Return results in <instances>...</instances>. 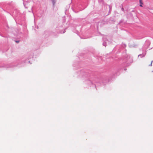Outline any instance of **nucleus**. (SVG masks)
Returning <instances> with one entry per match:
<instances>
[{"label": "nucleus", "instance_id": "obj_1", "mask_svg": "<svg viewBox=\"0 0 153 153\" xmlns=\"http://www.w3.org/2000/svg\"><path fill=\"white\" fill-rule=\"evenodd\" d=\"M91 80H88L89 82V83L91 84V85H93V83H101V79H99L95 77L94 79H91Z\"/></svg>", "mask_w": 153, "mask_h": 153}, {"label": "nucleus", "instance_id": "obj_10", "mask_svg": "<svg viewBox=\"0 0 153 153\" xmlns=\"http://www.w3.org/2000/svg\"><path fill=\"white\" fill-rule=\"evenodd\" d=\"M153 62V61H151V63H150V64L149 65V66H152V63Z\"/></svg>", "mask_w": 153, "mask_h": 153}, {"label": "nucleus", "instance_id": "obj_3", "mask_svg": "<svg viewBox=\"0 0 153 153\" xmlns=\"http://www.w3.org/2000/svg\"><path fill=\"white\" fill-rule=\"evenodd\" d=\"M146 54V53L140 54L138 55V57H140L141 58H143L145 56Z\"/></svg>", "mask_w": 153, "mask_h": 153}, {"label": "nucleus", "instance_id": "obj_2", "mask_svg": "<svg viewBox=\"0 0 153 153\" xmlns=\"http://www.w3.org/2000/svg\"><path fill=\"white\" fill-rule=\"evenodd\" d=\"M129 61L127 60L126 62H123L122 64V66L123 67L128 66L130 65Z\"/></svg>", "mask_w": 153, "mask_h": 153}, {"label": "nucleus", "instance_id": "obj_23", "mask_svg": "<svg viewBox=\"0 0 153 153\" xmlns=\"http://www.w3.org/2000/svg\"><path fill=\"white\" fill-rule=\"evenodd\" d=\"M152 72H153V71H152Z\"/></svg>", "mask_w": 153, "mask_h": 153}, {"label": "nucleus", "instance_id": "obj_18", "mask_svg": "<svg viewBox=\"0 0 153 153\" xmlns=\"http://www.w3.org/2000/svg\"><path fill=\"white\" fill-rule=\"evenodd\" d=\"M99 33L100 34H101L100 33Z\"/></svg>", "mask_w": 153, "mask_h": 153}, {"label": "nucleus", "instance_id": "obj_15", "mask_svg": "<svg viewBox=\"0 0 153 153\" xmlns=\"http://www.w3.org/2000/svg\"><path fill=\"white\" fill-rule=\"evenodd\" d=\"M126 70V68H124V70Z\"/></svg>", "mask_w": 153, "mask_h": 153}, {"label": "nucleus", "instance_id": "obj_20", "mask_svg": "<svg viewBox=\"0 0 153 153\" xmlns=\"http://www.w3.org/2000/svg\"><path fill=\"white\" fill-rule=\"evenodd\" d=\"M96 85L95 84V86L96 87Z\"/></svg>", "mask_w": 153, "mask_h": 153}, {"label": "nucleus", "instance_id": "obj_19", "mask_svg": "<svg viewBox=\"0 0 153 153\" xmlns=\"http://www.w3.org/2000/svg\"><path fill=\"white\" fill-rule=\"evenodd\" d=\"M28 62L30 63V61H28Z\"/></svg>", "mask_w": 153, "mask_h": 153}, {"label": "nucleus", "instance_id": "obj_17", "mask_svg": "<svg viewBox=\"0 0 153 153\" xmlns=\"http://www.w3.org/2000/svg\"><path fill=\"white\" fill-rule=\"evenodd\" d=\"M86 76L85 75H84V76H83V77Z\"/></svg>", "mask_w": 153, "mask_h": 153}, {"label": "nucleus", "instance_id": "obj_8", "mask_svg": "<svg viewBox=\"0 0 153 153\" xmlns=\"http://www.w3.org/2000/svg\"><path fill=\"white\" fill-rule=\"evenodd\" d=\"M102 45L105 46L106 47L107 45V43L106 42H104L102 43Z\"/></svg>", "mask_w": 153, "mask_h": 153}, {"label": "nucleus", "instance_id": "obj_9", "mask_svg": "<svg viewBox=\"0 0 153 153\" xmlns=\"http://www.w3.org/2000/svg\"><path fill=\"white\" fill-rule=\"evenodd\" d=\"M108 82V80H107V81H105V82H104V81H102V82L103 83H105L107 82Z\"/></svg>", "mask_w": 153, "mask_h": 153}, {"label": "nucleus", "instance_id": "obj_13", "mask_svg": "<svg viewBox=\"0 0 153 153\" xmlns=\"http://www.w3.org/2000/svg\"><path fill=\"white\" fill-rule=\"evenodd\" d=\"M24 6H25V8H27V7H26V6H25V4H24Z\"/></svg>", "mask_w": 153, "mask_h": 153}, {"label": "nucleus", "instance_id": "obj_16", "mask_svg": "<svg viewBox=\"0 0 153 153\" xmlns=\"http://www.w3.org/2000/svg\"><path fill=\"white\" fill-rule=\"evenodd\" d=\"M128 58L129 59H130V56H128Z\"/></svg>", "mask_w": 153, "mask_h": 153}, {"label": "nucleus", "instance_id": "obj_6", "mask_svg": "<svg viewBox=\"0 0 153 153\" xmlns=\"http://www.w3.org/2000/svg\"><path fill=\"white\" fill-rule=\"evenodd\" d=\"M120 7H121V9L122 10L123 12H125L124 11V9L123 8V5L122 4L120 6Z\"/></svg>", "mask_w": 153, "mask_h": 153}, {"label": "nucleus", "instance_id": "obj_22", "mask_svg": "<svg viewBox=\"0 0 153 153\" xmlns=\"http://www.w3.org/2000/svg\"><path fill=\"white\" fill-rule=\"evenodd\" d=\"M64 22H65V20L64 21Z\"/></svg>", "mask_w": 153, "mask_h": 153}, {"label": "nucleus", "instance_id": "obj_5", "mask_svg": "<svg viewBox=\"0 0 153 153\" xmlns=\"http://www.w3.org/2000/svg\"><path fill=\"white\" fill-rule=\"evenodd\" d=\"M98 2L100 4H104V2L103 0H98Z\"/></svg>", "mask_w": 153, "mask_h": 153}, {"label": "nucleus", "instance_id": "obj_14", "mask_svg": "<svg viewBox=\"0 0 153 153\" xmlns=\"http://www.w3.org/2000/svg\"><path fill=\"white\" fill-rule=\"evenodd\" d=\"M65 30H64V32H63V33H65Z\"/></svg>", "mask_w": 153, "mask_h": 153}, {"label": "nucleus", "instance_id": "obj_12", "mask_svg": "<svg viewBox=\"0 0 153 153\" xmlns=\"http://www.w3.org/2000/svg\"><path fill=\"white\" fill-rule=\"evenodd\" d=\"M16 42L17 43H18L19 42V41H16Z\"/></svg>", "mask_w": 153, "mask_h": 153}, {"label": "nucleus", "instance_id": "obj_21", "mask_svg": "<svg viewBox=\"0 0 153 153\" xmlns=\"http://www.w3.org/2000/svg\"><path fill=\"white\" fill-rule=\"evenodd\" d=\"M111 11H110V10H109V12H110Z\"/></svg>", "mask_w": 153, "mask_h": 153}, {"label": "nucleus", "instance_id": "obj_7", "mask_svg": "<svg viewBox=\"0 0 153 153\" xmlns=\"http://www.w3.org/2000/svg\"><path fill=\"white\" fill-rule=\"evenodd\" d=\"M139 1L140 4V6L141 7H142L143 6L142 5V4H143V3L142 1V0H140Z\"/></svg>", "mask_w": 153, "mask_h": 153}, {"label": "nucleus", "instance_id": "obj_11", "mask_svg": "<svg viewBox=\"0 0 153 153\" xmlns=\"http://www.w3.org/2000/svg\"><path fill=\"white\" fill-rule=\"evenodd\" d=\"M109 7L110 11H111V7L110 6H109Z\"/></svg>", "mask_w": 153, "mask_h": 153}, {"label": "nucleus", "instance_id": "obj_4", "mask_svg": "<svg viewBox=\"0 0 153 153\" xmlns=\"http://www.w3.org/2000/svg\"><path fill=\"white\" fill-rule=\"evenodd\" d=\"M51 1L52 2V3L53 5V7H54L55 5L56 4V0H51Z\"/></svg>", "mask_w": 153, "mask_h": 153}]
</instances>
